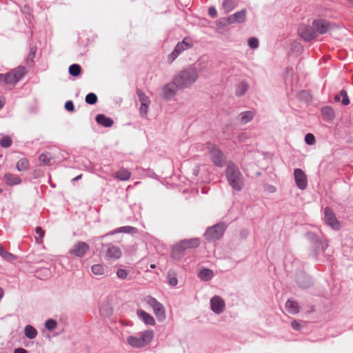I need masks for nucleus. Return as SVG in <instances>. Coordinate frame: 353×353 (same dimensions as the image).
<instances>
[{
	"label": "nucleus",
	"instance_id": "1",
	"mask_svg": "<svg viewBox=\"0 0 353 353\" xmlns=\"http://www.w3.org/2000/svg\"><path fill=\"white\" fill-rule=\"evenodd\" d=\"M225 176L229 184L236 191H241L244 186L243 176L239 168L234 163H230L225 170Z\"/></svg>",
	"mask_w": 353,
	"mask_h": 353
},
{
	"label": "nucleus",
	"instance_id": "2",
	"mask_svg": "<svg viewBox=\"0 0 353 353\" xmlns=\"http://www.w3.org/2000/svg\"><path fill=\"white\" fill-rule=\"evenodd\" d=\"M174 78L180 88H185L196 81L198 79V73L196 68L189 67L181 70L176 74Z\"/></svg>",
	"mask_w": 353,
	"mask_h": 353
},
{
	"label": "nucleus",
	"instance_id": "3",
	"mask_svg": "<svg viewBox=\"0 0 353 353\" xmlns=\"http://www.w3.org/2000/svg\"><path fill=\"white\" fill-rule=\"evenodd\" d=\"M199 245L200 240L198 238L183 239L174 246L172 256L174 259H178L183 255V253L185 250L196 248Z\"/></svg>",
	"mask_w": 353,
	"mask_h": 353
},
{
	"label": "nucleus",
	"instance_id": "4",
	"mask_svg": "<svg viewBox=\"0 0 353 353\" xmlns=\"http://www.w3.org/2000/svg\"><path fill=\"white\" fill-rule=\"evenodd\" d=\"M154 337L152 330H146L141 333L140 337L129 336L127 338V343L134 348H141L151 342Z\"/></svg>",
	"mask_w": 353,
	"mask_h": 353
},
{
	"label": "nucleus",
	"instance_id": "5",
	"mask_svg": "<svg viewBox=\"0 0 353 353\" xmlns=\"http://www.w3.org/2000/svg\"><path fill=\"white\" fill-rule=\"evenodd\" d=\"M25 74V67L19 66L3 74V82L7 84H15L24 77Z\"/></svg>",
	"mask_w": 353,
	"mask_h": 353
},
{
	"label": "nucleus",
	"instance_id": "6",
	"mask_svg": "<svg viewBox=\"0 0 353 353\" xmlns=\"http://www.w3.org/2000/svg\"><path fill=\"white\" fill-rule=\"evenodd\" d=\"M192 46V42L190 39L185 38L181 42L177 43L174 50L168 57L169 63H172L175 59L183 51L190 48Z\"/></svg>",
	"mask_w": 353,
	"mask_h": 353
},
{
	"label": "nucleus",
	"instance_id": "7",
	"mask_svg": "<svg viewBox=\"0 0 353 353\" xmlns=\"http://www.w3.org/2000/svg\"><path fill=\"white\" fill-rule=\"evenodd\" d=\"M226 226L223 223H218L209 228L205 233V238L209 241L217 240L222 236Z\"/></svg>",
	"mask_w": 353,
	"mask_h": 353
},
{
	"label": "nucleus",
	"instance_id": "8",
	"mask_svg": "<svg viewBox=\"0 0 353 353\" xmlns=\"http://www.w3.org/2000/svg\"><path fill=\"white\" fill-rule=\"evenodd\" d=\"M245 20H246V10L245 9H243L239 12H236V13L229 16L228 17L220 19L219 22L221 26H225L229 24H232V23H241L245 22Z\"/></svg>",
	"mask_w": 353,
	"mask_h": 353
},
{
	"label": "nucleus",
	"instance_id": "9",
	"mask_svg": "<svg viewBox=\"0 0 353 353\" xmlns=\"http://www.w3.org/2000/svg\"><path fill=\"white\" fill-rule=\"evenodd\" d=\"M145 301L153 308L154 312L159 319L162 320L165 318L164 307L156 299L149 296L146 297Z\"/></svg>",
	"mask_w": 353,
	"mask_h": 353
},
{
	"label": "nucleus",
	"instance_id": "10",
	"mask_svg": "<svg viewBox=\"0 0 353 353\" xmlns=\"http://www.w3.org/2000/svg\"><path fill=\"white\" fill-rule=\"evenodd\" d=\"M325 221L334 230H339L341 228L340 222L337 220L335 214L328 207L324 209Z\"/></svg>",
	"mask_w": 353,
	"mask_h": 353
},
{
	"label": "nucleus",
	"instance_id": "11",
	"mask_svg": "<svg viewBox=\"0 0 353 353\" xmlns=\"http://www.w3.org/2000/svg\"><path fill=\"white\" fill-rule=\"evenodd\" d=\"M209 150L212 162L216 166H223L225 160L222 152L214 145L209 147Z\"/></svg>",
	"mask_w": 353,
	"mask_h": 353
},
{
	"label": "nucleus",
	"instance_id": "12",
	"mask_svg": "<svg viewBox=\"0 0 353 353\" xmlns=\"http://www.w3.org/2000/svg\"><path fill=\"white\" fill-rule=\"evenodd\" d=\"M294 176L297 187L301 190H305L307 185V176L305 172L301 169L296 168L294 170Z\"/></svg>",
	"mask_w": 353,
	"mask_h": 353
},
{
	"label": "nucleus",
	"instance_id": "13",
	"mask_svg": "<svg viewBox=\"0 0 353 353\" xmlns=\"http://www.w3.org/2000/svg\"><path fill=\"white\" fill-rule=\"evenodd\" d=\"M313 28L319 34H325L332 28V24L325 19H316L312 22Z\"/></svg>",
	"mask_w": 353,
	"mask_h": 353
},
{
	"label": "nucleus",
	"instance_id": "14",
	"mask_svg": "<svg viewBox=\"0 0 353 353\" xmlns=\"http://www.w3.org/2000/svg\"><path fill=\"white\" fill-rule=\"evenodd\" d=\"M89 249L90 247L86 243L79 241L73 245L72 248L70 250V253L75 256L82 257Z\"/></svg>",
	"mask_w": 353,
	"mask_h": 353
},
{
	"label": "nucleus",
	"instance_id": "15",
	"mask_svg": "<svg viewBox=\"0 0 353 353\" xmlns=\"http://www.w3.org/2000/svg\"><path fill=\"white\" fill-rule=\"evenodd\" d=\"M298 32L305 41H310L316 37L314 28L305 25L301 26L298 30Z\"/></svg>",
	"mask_w": 353,
	"mask_h": 353
},
{
	"label": "nucleus",
	"instance_id": "16",
	"mask_svg": "<svg viewBox=\"0 0 353 353\" xmlns=\"http://www.w3.org/2000/svg\"><path fill=\"white\" fill-rule=\"evenodd\" d=\"M137 93L138 94L139 101L141 102L140 112L141 114H146L150 104V100L149 97L141 90L138 89Z\"/></svg>",
	"mask_w": 353,
	"mask_h": 353
},
{
	"label": "nucleus",
	"instance_id": "17",
	"mask_svg": "<svg viewBox=\"0 0 353 353\" xmlns=\"http://www.w3.org/2000/svg\"><path fill=\"white\" fill-rule=\"evenodd\" d=\"M179 88H180L178 86V83L175 82L174 78H173L172 82L168 83L163 87V97L168 99L172 98L176 94Z\"/></svg>",
	"mask_w": 353,
	"mask_h": 353
},
{
	"label": "nucleus",
	"instance_id": "18",
	"mask_svg": "<svg viewBox=\"0 0 353 353\" xmlns=\"http://www.w3.org/2000/svg\"><path fill=\"white\" fill-rule=\"evenodd\" d=\"M210 307L214 312L220 314L225 309L224 301L220 296H214L210 300Z\"/></svg>",
	"mask_w": 353,
	"mask_h": 353
},
{
	"label": "nucleus",
	"instance_id": "19",
	"mask_svg": "<svg viewBox=\"0 0 353 353\" xmlns=\"http://www.w3.org/2000/svg\"><path fill=\"white\" fill-rule=\"evenodd\" d=\"M121 250L119 247L109 245L105 256L109 259H117L121 257Z\"/></svg>",
	"mask_w": 353,
	"mask_h": 353
},
{
	"label": "nucleus",
	"instance_id": "20",
	"mask_svg": "<svg viewBox=\"0 0 353 353\" xmlns=\"http://www.w3.org/2000/svg\"><path fill=\"white\" fill-rule=\"evenodd\" d=\"M112 306L109 301H103L100 307L101 314L105 317H109L112 313Z\"/></svg>",
	"mask_w": 353,
	"mask_h": 353
},
{
	"label": "nucleus",
	"instance_id": "21",
	"mask_svg": "<svg viewBox=\"0 0 353 353\" xmlns=\"http://www.w3.org/2000/svg\"><path fill=\"white\" fill-rule=\"evenodd\" d=\"M137 315L139 316V317L140 319H142V321L145 323L148 324V325H154L155 321H154V318L150 314L145 312V311H143L142 310H137Z\"/></svg>",
	"mask_w": 353,
	"mask_h": 353
},
{
	"label": "nucleus",
	"instance_id": "22",
	"mask_svg": "<svg viewBox=\"0 0 353 353\" xmlns=\"http://www.w3.org/2000/svg\"><path fill=\"white\" fill-rule=\"evenodd\" d=\"M97 122L106 128L111 127L113 125V120L105 117L104 114H98L96 117Z\"/></svg>",
	"mask_w": 353,
	"mask_h": 353
},
{
	"label": "nucleus",
	"instance_id": "23",
	"mask_svg": "<svg viewBox=\"0 0 353 353\" xmlns=\"http://www.w3.org/2000/svg\"><path fill=\"white\" fill-rule=\"evenodd\" d=\"M6 183L8 185H18L21 183V179L12 174L7 173L4 175Z\"/></svg>",
	"mask_w": 353,
	"mask_h": 353
},
{
	"label": "nucleus",
	"instance_id": "24",
	"mask_svg": "<svg viewBox=\"0 0 353 353\" xmlns=\"http://www.w3.org/2000/svg\"><path fill=\"white\" fill-rule=\"evenodd\" d=\"M131 176V173L129 170L125 168H121L114 174V177L120 181H127Z\"/></svg>",
	"mask_w": 353,
	"mask_h": 353
},
{
	"label": "nucleus",
	"instance_id": "25",
	"mask_svg": "<svg viewBox=\"0 0 353 353\" xmlns=\"http://www.w3.org/2000/svg\"><path fill=\"white\" fill-rule=\"evenodd\" d=\"M321 113L323 119L327 121L332 120L335 117L334 112L330 106L323 107L321 109Z\"/></svg>",
	"mask_w": 353,
	"mask_h": 353
},
{
	"label": "nucleus",
	"instance_id": "26",
	"mask_svg": "<svg viewBox=\"0 0 353 353\" xmlns=\"http://www.w3.org/2000/svg\"><path fill=\"white\" fill-rule=\"evenodd\" d=\"M285 307L288 312L296 314L299 312V307L298 303L292 300H288L286 302Z\"/></svg>",
	"mask_w": 353,
	"mask_h": 353
},
{
	"label": "nucleus",
	"instance_id": "27",
	"mask_svg": "<svg viewBox=\"0 0 353 353\" xmlns=\"http://www.w3.org/2000/svg\"><path fill=\"white\" fill-rule=\"evenodd\" d=\"M29 161L26 158L19 159L17 163V169L19 172H25L29 169Z\"/></svg>",
	"mask_w": 353,
	"mask_h": 353
},
{
	"label": "nucleus",
	"instance_id": "28",
	"mask_svg": "<svg viewBox=\"0 0 353 353\" xmlns=\"http://www.w3.org/2000/svg\"><path fill=\"white\" fill-rule=\"evenodd\" d=\"M24 334L29 339H33L37 336V330L32 325H28L25 327Z\"/></svg>",
	"mask_w": 353,
	"mask_h": 353
},
{
	"label": "nucleus",
	"instance_id": "29",
	"mask_svg": "<svg viewBox=\"0 0 353 353\" xmlns=\"http://www.w3.org/2000/svg\"><path fill=\"white\" fill-rule=\"evenodd\" d=\"M240 121L241 123H247L250 122L254 117V112L252 111H245L240 114Z\"/></svg>",
	"mask_w": 353,
	"mask_h": 353
},
{
	"label": "nucleus",
	"instance_id": "30",
	"mask_svg": "<svg viewBox=\"0 0 353 353\" xmlns=\"http://www.w3.org/2000/svg\"><path fill=\"white\" fill-rule=\"evenodd\" d=\"M52 159L53 158L49 152L42 153L39 157V161L44 165H50Z\"/></svg>",
	"mask_w": 353,
	"mask_h": 353
},
{
	"label": "nucleus",
	"instance_id": "31",
	"mask_svg": "<svg viewBox=\"0 0 353 353\" xmlns=\"http://www.w3.org/2000/svg\"><path fill=\"white\" fill-rule=\"evenodd\" d=\"M222 7L226 13L231 12L235 7L236 3L234 0H223Z\"/></svg>",
	"mask_w": 353,
	"mask_h": 353
},
{
	"label": "nucleus",
	"instance_id": "32",
	"mask_svg": "<svg viewBox=\"0 0 353 353\" xmlns=\"http://www.w3.org/2000/svg\"><path fill=\"white\" fill-rule=\"evenodd\" d=\"M137 232V229L133 227L124 226V227H121V228L111 232L110 234H114L119 233V232L130 233V232Z\"/></svg>",
	"mask_w": 353,
	"mask_h": 353
},
{
	"label": "nucleus",
	"instance_id": "33",
	"mask_svg": "<svg viewBox=\"0 0 353 353\" xmlns=\"http://www.w3.org/2000/svg\"><path fill=\"white\" fill-rule=\"evenodd\" d=\"M81 66L78 64H72L69 68V73L73 77H77L81 73Z\"/></svg>",
	"mask_w": 353,
	"mask_h": 353
},
{
	"label": "nucleus",
	"instance_id": "34",
	"mask_svg": "<svg viewBox=\"0 0 353 353\" xmlns=\"http://www.w3.org/2000/svg\"><path fill=\"white\" fill-rule=\"evenodd\" d=\"M213 276V272L208 269H204L199 272V276L203 280H210Z\"/></svg>",
	"mask_w": 353,
	"mask_h": 353
},
{
	"label": "nucleus",
	"instance_id": "35",
	"mask_svg": "<svg viewBox=\"0 0 353 353\" xmlns=\"http://www.w3.org/2000/svg\"><path fill=\"white\" fill-rule=\"evenodd\" d=\"M248 85L246 83L242 82L236 90V94L239 97L243 95L248 90Z\"/></svg>",
	"mask_w": 353,
	"mask_h": 353
},
{
	"label": "nucleus",
	"instance_id": "36",
	"mask_svg": "<svg viewBox=\"0 0 353 353\" xmlns=\"http://www.w3.org/2000/svg\"><path fill=\"white\" fill-rule=\"evenodd\" d=\"M168 279L170 285L176 286L178 283L176 275L174 272H169L168 274Z\"/></svg>",
	"mask_w": 353,
	"mask_h": 353
},
{
	"label": "nucleus",
	"instance_id": "37",
	"mask_svg": "<svg viewBox=\"0 0 353 353\" xmlns=\"http://www.w3.org/2000/svg\"><path fill=\"white\" fill-rule=\"evenodd\" d=\"M91 269L92 273L95 275H102L104 272L103 267L101 264H95L92 266Z\"/></svg>",
	"mask_w": 353,
	"mask_h": 353
},
{
	"label": "nucleus",
	"instance_id": "38",
	"mask_svg": "<svg viewBox=\"0 0 353 353\" xmlns=\"http://www.w3.org/2000/svg\"><path fill=\"white\" fill-rule=\"evenodd\" d=\"M12 141L8 136H5L0 139V145L3 148H8L12 145Z\"/></svg>",
	"mask_w": 353,
	"mask_h": 353
},
{
	"label": "nucleus",
	"instance_id": "39",
	"mask_svg": "<svg viewBox=\"0 0 353 353\" xmlns=\"http://www.w3.org/2000/svg\"><path fill=\"white\" fill-rule=\"evenodd\" d=\"M35 232L38 236L35 237L36 241L37 243H41L42 239L44 236L45 232L43 230V229L41 227H37L35 229Z\"/></svg>",
	"mask_w": 353,
	"mask_h": 353
},
{
	"label": "nucleus",
	"instance_id": "40",
	"mask_svg": "<svg viewBox=\"0 0 353 353\" xmlns=\"http://www.w3.org/2000/svg\"><path fill=\"white\" fill-rule=\"evenodd\" d=\"M85 102L88 104L93 105L97 101V97L94 93H89L85 97Z\"/></svg>",
	"mask_w": 353,
	"mask_h": 353
},
{
	"label": "nucleus",
	"instance_id": "41",
	"mask_svg": "<svg viewBox=\"0 0 353 353\" xmlns=\"http://www.w3.org/2000/svg\"><path fill=\"white\" fill-rule=\"evenodd\" d=\"M340 95L343 97L342 103L344 105H347L350 103V99L347 96V93L345 90H342L340 92Z\"/></svg>",
	"mask_w": 353,
	"mask_h": 353
},
{
	"label": "nucleus",
	"instance_id": "42",
	"mask_svg": "<svg viewBox=\"0 0 353 353\" xmlns=\"http://www.w3.org/2000/svg\"><path fill=\"white\" fill-rule=\"evenodd\" d=\"M46 327L49 330H52L57 327V322L53 319H48L46 322Z\"/></svg>",
	"mask_w": 353,
	"mask_h": 353
},
{
	"label": "nucleus",
	"instance_id": "43",
	"mask_svg": "<svg viewBox=\"0 0 353 353\" xmlns=\"http://www.w3.org/2000/svg\"><path fill=\"white\" fill-rule=\"evenodd\" d=\"M305 141L309 145H312L315 142V137L312 134L308 133L305 137Z\"/></svg>",
	"mask_w": 353,
	"mask_h": 353
},
{
	"label": "nucleus",
	"instance_id": "44",
	"mask_svg": "<svg viewBox=\"0 0 353 353\" xmlns=\"http://www.w3.org/2000/svg\"><path fill=\"white\" fill-rule=\"evenodd\" d=\"M248 45L251 48H256L259 45V41L256 38L251 37L248 40Z\"/></svg>",
	"mask_w": 353,
	"mask_h": 353
},
{
	"label": "nucleus",
	"instance_id": "45",
	"mask_svg": "<svg viewBox=\"0 0 353 353\" xmlns=\"http://www.w3.org/2000/svg\"><path fill=\"white\" fill-rule=\"evenodd\" d=\"M117 274L119 278L122 279H125L128 276L127 272L123 269L118 270Z\"/></svg>",
	"mask_w": 353,
	"mask_h": 353
},
{
	"label": "nucleus",
	"instance_id": "46",
	"mask_svg": "<svg viewBox=\"0 0 353 353\" xmlns=\"http://www.w3.org/2000/svg\"><path fill=\"white\" fill-rule=\"evenodd\" d=\"M65 108L68 110V111H74V104H73V102L72 101H68L65 102Z\"/></svg>",
	"mask_w": 353,
	"mask_h": 353
},
{
	"label": "nucleus",
	"instance_id": "47",
	"mask_svg": "<svg viewBox=\"0 0 353 353\" xmlns=\"http://www.w3.org/2000/svg\"><path fill=\"white\" fill-rule=\"evenodd\" d=\"M0 255H1L3 258L8 259V260H13L14 259V256L13 254H12L10 252H6L3 250V253L1 254Z\"/></svg>",
	"mask_w": 353,
	"mask_h": 353
},
{
	"label": "nucleus",
	"instance_id": "48",
	"mask_svg": "<svg viewBox=\"0 0 353 353\" xmlns=\"http://www.w3.org/2000/svg\"><path fill=\"white\" fill-rule=\"evenodd\" d=\"M208 14L210 17L214 18L217 16V11L215 8L210 7L208 10Z\"/></svg>",
	"mask_w": 353,
	"mask_h": 353
},
{
	"label": "nucleus",
	"instance_id": "49",
	"mask_svg": "<svg viewBox=\"0 0 353 353\" xmlns=\"http://www.w3.org/2000/svg\"><path fill=\"white\" fill-rule=\"evenodd\" d=\"M291 325L296 330H300L302 327V325L296 321H293Z\"/></svg>",
	"mask_w": 353,
	"mask_h": 353
},
{
	"label": "nucleus",
	"instance_id": "50",
	"mask_svg": "<svg viewBox=\"0 0 353 353\" xmlns=\"http://www.w3.org/2000/svg\"><path fill=\"white\" fill-rule=\"evenodd\" d=\"M14 353H28L23 348H17L14 351Z\"/></svg>",
	"mask_w": 353,
	"mask_h": 353
},
{
	"label": "nucleus",
	"instance_id": "51",
	"mask_svg": "<svg viewBox=\"0 0 353 353\" xmlns=\"http://www.w3.org/2000/svg\"><path fill=\"white\" fill-rule=\"evenodd\" d=\"M3 294H4L3 290V288H1L0 287V300L3 298Z\"/></svg>",
	"mask_w": 353,
	"mask_h": 353
},
{
	"label": "nucleus",
	"instance_id": "52",
	"mask_svg": "<svg viewBox=\"0 0 353 353\" xmlns=\"http://www.w3.org/2000/svg\"><path fill=\"white\" fill-rule=\"evenodd\" d=\"M341 97V96L340 94H339V95H336V96L334 97V101H336V102L339 101H340V97Z\"/></svg>",
	"mask_w": 353,
	"mask_h": 353
},
{
	"label": "nucleus",
	"instance_id": "53",
	"mask_svg": "<svg viewBox=\"0 0 353 353\" xmlns=\"http://www.w3.org/2000/svg\"><path fill=\"white\" fill-rule=\"evenodd\" d=\"M81 177H82V174H79L77 176L74 177L73 179V181H77V180L80 179Z\"/></svg>",
	"mask_w": 353,
	"mask_h": 353
},
{
	"label": "nucleus",
	"instance_id": "54",
	"mask_svg": "<svg viewBox=\"0 0 353 353\" xmlns=\"http://www.w3.org/2000/svg\"><path fill=\"white\" fill-rule=\"evenodd\" d=\"M3 105H4L3 101L0 99V109L3 108Z\"/></svg>",
	"mask_w": 353,
	"mask_h": 353
},
{
	"label": "nucleus",
	"instance_id": "55",
	"mask_svg": "<svg viewBox=\"0 0 353 353\" xmlns=\"http://www.w3.org/2000/svg\"><path fill=\"white\" fill-rule=\"evenodd\" d=\"M3 74H0V83H3Z\"/></svg>",
	"mask_w": 353,
	"mask_h": 353
},
{
	"label": "nucleus",
	"instance_id": "56",
	"mask_svg": "<svg viewBox=\"0 0 353 353\" xmlns=\"http://www.w3.org/2000/svg\"><path fill=\"white\" fill-rule=\"evenodd\" d=\"M3 250H3V247H2V245L0 244V254L3 253Z\"/></svg>",
	"mask_w": 353,
	"mask_h": 353
},
{
	"label": "nucleus",
	"instance_id": "57",
	"mask_svg": "<svg viewBox=\"0 0 353 353\" xmlns=\"http://www.w3.org/2000/svg\"><path fill=\"white\" fill-rule=\"evenodd\" d=\"M150 268H152V269H154V268H156V265H155L154 264H152V265H150Z\"/></svg>",
	"mask_w": 353,
	"mask_h": 353
}]
</instances>
